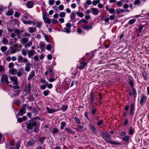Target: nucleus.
Returning <instances> with one entry per match:
<instances>
[{"label": "nucleus", "instance_id": "f257e3e1", "mask_svg": "<svg viewBox=\"0 0 149 149\" xmlns=\"http://www.w3.org/2000/svg\"><path fill=\"white\" fill-rule=\"evenodd\" d=\"M40 123L36 121H33L31 120L26 122V128L31 130L35 127L33 130L34 132L38 133L39 131V125Z\"/></svg>", "mask_w": 149, "mask_h": 149}, {"label": "nucleus", "instance_id": "f03ea898", "mask_svg": "<svg viewBox=\"0 0 149 149\" xmlns=\"http://www.w3.org/2000/svg\"><path fill=\"white\" fill-rule=\"evenodd\" d=\"M102 137L104 139L106 142L107 143L111 144L116 145H119L120 143L118 142H116L110 139H111V136L107 132H102Z\"/></svg>", "mask_w": 149, "mask_h": 149}, {"label": "nucleus", "instance_id": "7ed1b4c3", "mask_svg": "<svg viewBox=\"0 0 149 149\" xmlns=\"http://www.w3.org/2000/svg\"><path fill=\"white\" fill-rule=\"evenodd\" d=\"M22 45L21 44H15L13 47H10L9 49L10 50V53L13 54L16 52H18L21 49Z\"/></svg>", "mask_w": 149, "mask_h": 149}, {"label": "nucleus", "instance_id": "20e7f679", "mask_svg": "<svg viewBox=\"0 0 149 149\" xmlns=\"http://www.w3.org/2000/svg\"><path fill=\"white\" fill-rule=\"evenodd\" d=\"M26 104H24L22 106L21 108L18 113L16 114V118H18L19 116H22L26 112Z\"/></svg>", "mask_w": 149, "mask_h": 149}, {"label": "nucleus", "instance_id": "39448f33", "mask_svg": "<svg viewBox=\"0 0 149 149\" xmlns=\"http://www.w3.org/2000/svg\"><path fill=\"white\" fill-rule=\"evenodd\" d=\"M1 81L2 84L5 83L6 85H8L9 84L7 75L3 74L1 76Z\"/></svg>", "mask_w": 149, "mask_h": 149}, {"label": "nucleus", "instance_id": "423d86ee", "mask_svg": "<svg viewBox=\"0 0 149 149\" xmlns=\"http://www.w3.org/2000/svg\"><path fill=\"white\" fill-rule=\"evenodd\" d=\"M17 59L18 61L20 63H21V62L22 60L23 61V62L24 63L27 62L28 61V60L26 58H24L22 56L20 55L18 56Z\"/></svg>", "mask_w": 149, "mask_h": 149}, {"label": "nucleus", "instance_id": "0eeeda50", "mask_svg": "<svg viewBox=\"0 0 149 149\" xmlns=\"http://www.w3.org/2000/svg\"><path fill=\"white\" fill-rule=\"evenodd\" d=\"M46 109L47 112L49 113H53L60 110L58 109H50L48 107H47Z\"/></svg>", "mask_w": 149, "mask_h": 149}, {"label": "nucleus", "instance_id": "6e6552de", "mask_svg": "<svg viewBox=\"0 0 149 149\" xmlns=\"http://www.w3.org/2000/svg\"><path fill=\"white\" fill-rule=\"evenodd\" d=\"M147 99V97L146 96L142 95H141V98L140 103L141 106L144 105Z\"/></svg>", "mask_w": 149, "mask_h": 149}, {"label": "nucleus", "instance_id": "1a4fd4ad", "mask_svg": "<svg viewBox=\"0 0 149 149\" xmlns=\"http://www.w3.org/2000/svg\"><path fill=\"white\" fill-rule=\"evenodd\" d=\"M90 97L91 102H94L95 101V93L93 91H92L91 92L90 95Z\"/></svg>", "mask_w": 149, "mask_h": 149}, {"label": "nucleus", "instance_id": "9d476101", "mask_svg": "<svg viewBox=\"0 0 149 149\" xmlns=\"http://www.w3.org/2000/svg\"><path fill=\"white\" fill-rule=\"evenodd\" d=\"M10 79L11 80L13 81L14 84L17 85L18 84L17 81L18 79L16 77L12 76L10 77Z\"/></svg>", "mask_w": 149, "mask_h": 149}, {"label": "nucleus", "instance_id": "9b49d317", "mask_svg": "<svg viewBox=\"0 0 149 149\" xmlns=\"http://www.w3.org/2000/svg\"><path fill=\"white\" fill-rule=\"evenodd\" d=\"M31 90V84L29 83L28 85L25 87L24 91L27 93H29Z\"/></svg>", "mask_w": 149, "mask_h": 149}, {"label": "nucleus", "instance_id": "f8f14e48", "mask_svg": "<svg viewBox=\"0 0 149 149\" xmlns=\"http://www.w3.org/2000/svg\"><path fill=\"white\" fill-rule=\"evenodd\" d=\"M24 73V71L23 68H19L18 72L17 73V75L18 77H20Z\"/></svg>", "mask_w": 149, "mask_h": 149}, {"label": "nucleus", "instance_id": "ddd939ff", "mask_svg": "<svg viewBox=\"0 0 149 149\" xmlns=\"http://www.w3.org/2000/svg\"><path fill=\"white\" fill-rule=\"evenodd\" d=\"M25 65V70L26 71L28 72L30 71L31 70V64L29 63H26Z\"/></svg>", "mask_w": 149, "mask_h": 149}, {"label": "nucleus", "instance_id": "4468645a", "mask_svg": "<svg viewBox=\"0 0 149 149\" xmlns=\"http://www.w3.org/2000/svg\"><path fill=\"white\" fill-rule=\"evenodd\" d=\"M135 105L134 104L132 103L131 104L130 106V115L131 116H133L134 114V113L133 112V111L134 110Z\"/></svg>", "mask_w": 149, "mask_h": 149}, {"label": "nucleus", "instance_id": "2eb2a0df", "mask_svg": "<svg viewBox=\"0 0 149 149\" xmlns=\"http://www.w3.org/2000/svg\"><path fill=\"white\" fill-rule=\"evenodd\" d=\"M90 129L91 130L93 133L96 135V134H97L96 130L93 125L90 124Z\"/></svg>", "mask_w": 149, "mask_h": 149}, {"label": "nucleus", "instance_id": "dca6fc26", "mask_svg": "<svg viewBox=\"0 0 149 149\" xmlns=\"http://www.w3.org/2000/svg\"><path fill=\"white\" fill-rule=\"evenodd\" d=\"M35 76V72L34 71L32 70L29 73L28 78V79L29 80Z\"/></svg>", "mask_w": 149, "mask_h": 149}, {"label": "nucleus", "instance_id": "f3484780", "mask_svg": "<svg viewBox=\"0 0 149 149\" xmlns=\"http://www.w3.org/2000/svg\"><path fill=\"white\" fill-rule=\"evenodd\" d=\"M80 64L81 65L79 66V68L80 70H82L86 66L87 63L86 62H81Z\"/></svg>", "mask_w": 149, "mask_h": 149}, {"label": "nucleus", "instance_id": "a211bd4d", "mask_svg": "<svg viewBox=\"0 0 149 149\" xmlns=\"http://www.w3.org/2000/svg\"><path fill=\"white\" fill-rule=\"evenodd\" d=\"M66 131L68 133L72 134H74L75 132L73 131L69 127H66L65 129V131Z\"/></svg>", "mask_w": 149, "mask_h": 149}, {"label": "nucleus", "instance_id": "6ab92c4d", "mask_svg": "<svg viewBox=\"0 0 149 149\" xmlns=\"http://www.w3.org/2000/svg\"><path fill=\"white\" fill-rule=\"evenodd\" d=\"M35 51L31 50L29 51L28 53V55L29 58H31V57L35 54Z\"/></svg>", "mask_w": 149, "mask_h": 149}, {"label": "nucleus", "instance_id": "aec40b11", "mask_svg": "<svg viewBox=\"0 0 149 149\" xmlns=\"http://www.w3.org/2000/svg\"><path fill=\"white\" fill-rule=\"evenodd\" d=\"M35 141L33 139H30L29 141L27 142V146L28 147L31 146H33V145L35 143Z\"/></svg>", "mask_w": 149, "mask_h": 149}, {"label": "nucleus", "instance_id": "412c9836", "mask_svg": "<svg viewBox=\"0 0 149 149\" xmlns=\"http://www.w3.org/2000/svg\"><path fill=\"white\" fill-rule=\"evenodd\" d=\"M9 73L12 75H14L17 73V70L15 68L10 69L9 71Z\"/></svg>", "mask_w": 149, "mask_h": 149}, {"label": "nucleus", "instance_id": "4be33fe9", "mask_svg": "<svg viewBox=\"0 0 149 149\" xmlns=\"http://www.w3.org/2000/svg\"><path fill=\"white\" fill-rule=\"evenodd\" d=\"M45 43L43 42H41L40 43L39 46L41 50H43L45 49Z\"/></svg>", "mask_w": 149, "mask_h": 149}, {"label": "nucleus", "instance_id": "5701e85b", "mask_svg": "<svg viewBox=\"0 0 149 149\" xmlns=\"http://www.w3.org/2000/svg\"><path fill=\"white\" fill-rule=\"evenodd\" d=\"M91 10L93 12V14L95 15H97L98 13V10L95 8H91Z\"/></svg>", "mask_w": 149, "mask_h": 149}, {"label": "nucleus", "instance_id": "b1692460", "mask_svg": "<svg viewBox=\"0 0 149 149\" xmlns=\"http://www.w3.org/2000/svg\"><path fill=\"white\" fill-rule=\"evenodd\" d=\"M77 127H78V128L76 129V130H77V131H78L80 130L81 132H83V131L82 130L84 127V125H79L77 126Z\"/></svg>", "mask_w": 149, "mask_h": 149}, {"label": "nucleus", "instance_id": "393cba45", "mask_svg": "<svg viewBox=\"0 0 149 149\" xmlns=\"http://www.w3.org/2000/svg\"><path fill=\"white\" fill-rule=\"evenodd\" d=\"M36 29L35 27H29V31L30 33H33L36 31Z\"/></svg>", "mask_w": 149, "mask_h": 149}, {"label": "nucleus", "instance_id": "a878e982", "mask_svg": "<svg viewBox=\"0 0 149 149\" xmlns=\"http://www.w3.org/2000/svg\"><path fill=\"white\" fill-rule=\"evenodd\" d=\"M27 6L28 8H31L33 7V4L32 1H29L27 3Z\"/></svg>", "mask_w": 149, "mask_h": 149}, {"label": "nucleus", "instance_id": "bb28decb", "mask_svg": "<svg viewBox=\"0 0 149 149\" xmlns=\"http://www.w3.org/2000/svg\"><path fill=\"white\" fill-rule=\"evenodd\" d=\"M76 14L77 13H75L74 11L72 13L70 16V18L72 20L73 19L75 18Z\"/></svg>", "mask_w": 149, "mask_h": 149}, {"label": "nucleus", "instance_id": "cd10ccee", "mask_svg": "<svg viewBox=\"0 0 149 149\" xmlns=\"http://www.w3.org/2000/svg\"><path fill=\"white\" fill-rule=\"evenodd\" d=\"M2 42L3 44L5 45H7L8 43V40L6 38H3V39Z\"/></svg>", "mask_w": 149, "mask_h": 149}, {"label": "nucleus", "instance_id": "c85d7f7f", "mask_svg": "<svg viewBox=\"0 0 149 149\" xmlns=\"http://www.w3.org/2000/svg\"><path fill=\"white\" fill-rule=\"evenodd\" d=\"M61 130H63L66 125V123L65 122L63 121L61 123Z\"/></svg>", "mask_w": 149, "mask_h": 149}, {"label": "nucleus", "instance_id": "c756f323", "mask_svg": "<svg viewBox=\"0 0 149 149\" xmlns=\"http://www.w3.org/2000/svg\"><path fill=\"white\" fill-rule=\"evenodd\" d=\"M28 38H23L21 40V41L24 43H26L28 42Z\"/></svg>", "mask_w": 149, "mask_h": 149}, {"label": "nucleus", "instance_id": "7c9ffc66", "mask_svg": "<svg viewBox=\"0 0 149 149\" xmlns=\"http://www.w3.org/2000/svg\"><path fill=\"white\" fill-rule=\"evenodd\" d=\"M116 10L117 13L118 14H120L121 13L125 12V10L124 9H117Z\"/></svg>", "mask_w": 149, "mask_h": 149}, {"label": "nucleus", "instance_id": "2f4dec72", "mask_svg": "<svg viewBox=\"0 0 149 149\" xmlns=\"http://www.w3.org/2000/svg\"><path fill=\"white\" fill-rule=\"evenodd\" d=\"M132 94L134 97H136V94L137 93L136 92V90L134 88H133L132 89Z\"/></svg>", "mask_w": 149, "mask_h": 149}, {"label": "nucleus", "instance_id": "473e14b6", "mask_svg": "<svg viewBox=\"0 0 149 149\" xmlns=\"http://www.w3.org/2000/svg\"><path fill=\"white\" fill-rule=\"evenodd\" d=\"M13 14V10H9L6 14V15H11Z\"/></svg>", "mask_w": 149, "mask_h": 149}, {"label": "nucleus", "instance_id": "72a5a7b5", "mask_svg": "<svg viewBox=\"0 0 149 149\" xmlns=\"http://www.w3.org/2000/svg\"><path fill=\"white\" fill-rule=\"evenodd\" d=\"M43 35H44L45 38V40H46V41L47 42H50V40H49L48 38V36L47 35V34H46L45 33H42Z\"/></svg>", "mask_w": 149, "mask_h": 149}, {"label": "nucleus", "instance_id": "f704fd0d", "mask_svg": "<svg viewBox=\"0 0 149 149\" xmlns=\"http://www.w3.org/2000/svg\"><path fill=\"white\" fill-rule=\"evenodd\" d=\"M83 28L84 29H89L92 28V26L91 25H87L84 26L83 27Z\"/></svg>", "mask_w": 149, "mask_h": 149}, {"label": "nucleus", "instance_id": "c9c22d12", "mask_svg": "<svg viewBox=\"0 0 149 149\" xmlns=\"http://www.w3.org/2000/svg\"><path fill=\"white\" fill-rule=\"evenodd\" d=\"M46 139V137H42L41 138H40V139H39V141L42 144L43 143L44 140Z\"/></svg>", "mask_w": 149, "mask_h": 149}, {"label": "nucleus", "instance_id": "e433bc0d", "mask_svg": "<svg viewBox=\"0 0 149 149\" xmlns=\"http://www.w3.org/2000/svg\"><path fill=\"white\" fill-rule=\"evenodd\" d=\"M22 22L25 24H30L32 23V21L31 20L24 21L22 19Z\"/></svg>", "mask_w": 149, "mask_h": 149}, {"label": "nucleus", "instance_id": "4c0bfd02", "mask_svg": "<svg viewBox=\"0 0 149 149\" xmlns=\"http://www.w3.org/2000/svg\"><path fill=\"white\" fill-rule=\"evenodd\" d=\"M41 119V118H40L38 117V116H37V117H34V118H32L31 120L32 121H36V120H40Z\"/></svg>", "mask_w": 149, "mask_h": 149}, {"label": "nucleus", "instance_id": "58836bf2", "mask_svg": "<svg viewBox=\"0 0 149 149\" xmlns=\"http://www.w3.org/2000/svg\"><path fill=\"white\" fill-rule=\"evenodd\" d=\"M7 49V47H6L5 46H1V50L3 52L6 51Z\"/></svg>", "mask_w": 149, "mask_h": 149}, {"label": "nucleus", "instance_id": "ea45409f", "mask_svg": "<svg viewBox=\"0 0 149 149\" xmlns=\"http://www.w3.org/2000/svg\"><path fill=\"white\" fill-rule=\"evenodd\" d=\"M130 139V137L129 136H124L123 138V140L124 141H127Z\"/></svg>", "mask_w": 149, "mask_h": 149}, {"label": "nucleus", "instance_id": "a19ab883", "mask_svg": "<svg viewBox=\"0 0 149 149\" xmlns=\"http://www.w3.org/2000/svg\"><path fill=\"white\" fill-rule=\"evenodd\" d=\"M75 121L78 124H79L81 123V122L79 119L77 117H75L74 118Z\"/></svg>", "mask_w": 149, "mask_h": 149}, {"label": "nucleus", "instance_id": "79ce46f5", "mask_svg": "<svg viewBox=\"0 0 149 149\" xmlns=\"http://www.w3.org/2000/svg\"><path fill=\"white\" fill-rule=\"evenodd\" d=\"M44 21L45 23H47L49 24H50L51 22V20L48 17L46 19H44Z\"/></svg>", "mask_w": 149, "mask_h": 149}, {"label": "nucleus", "instance_id": "37998d69", "mask_svg": "<svg viewBox=\"0 0 149 149\" xmlns=\"http://www.w3.org/2000/svg\"><path fill=\"white\" fill-rule=\"evenodd\" d=\"M32 45V42L31 41L29 42L27 44H26L24 46L25 48H26L31 47Z\"/></svg>", "mask_w": 149, "mask_h": 149}, {"label": "nucleus", "instance_id": "c03bdc74", "mask_svg": "<svg viewBox=\"0 0 149 149\" xmlns=\"http://www.w3.org/2000/svg\"><path fill=\"white\" fill-rule=\"evenodd\" d=\"M82 23H85L87 24L88 21L85 19H81L78 22V24H80Z\"/></svg>", "mask_w": 149, "mask_h": 149}, {"label": "nucleus", "instance_id": "a18cd8bd", "mask_svg": "<svg viewBox=\"0 0 149 149\" xmlns=\"http://www.w3.org/2000/svg\"><path fill=\"white\" fill-rule=\"evenodd\" d=\"M136 20L134 19H132L130 20L128 22V24L132 25L136 21Z\"/></svg>", "mask_w": 149, "mask_h": 149}, {"label": "nucleus", "instance_id": "49530a36", "mask_svg": "<svg viewBox=\"0 0 149 149\" xmlns=\"http://www.w3.org/2000/svg\"><path fill=\"white\" fill-rule=\"evenodd\" d=\"M100 2V0H94L92 2V3L93 5H96L97 4L99 3Z\"/></svg>", "mask_w": 149, "mask_h": 149}, {"label": "nucleus", "instance_id": "de8ad7c7", "mask_svg": "<svg viewBox=\"0 0 149 149\" xmlns=\"http://www.w3.org/2000/svg\"><path fill=\"white\" fill-rule=\"evenodd\" d=\"M129 133L130 135H132L133 134V128L132 127H130L129 128Z\"/></svg>", "mask_w": 149, "mask_h": 149}, {"label": "nucleus", "instance_id": "09e8293b", "mask_svg": "<svg viewBox=\"0 0 149 149\" xmlns=\"http://www.w3.org/2000/svg\"><path fill=\"white\" fill-rule=\"evenodd\" d=\"M66 13L64 12L60 13L59 14V15L61 17H63L65 16Z\"/></svg>", "mask_w": 149, "mask_h": 149}, {"label": "nucleus", "instance_id": "8fccbe9b", "mask_svg": "<svg viewBox=\"0 0 149 149\" xmlns=\"http://www.w3.org/2000/svg\"><path fill=\"white\" fill-rule=\"evenodd\" d=\"M103 123V120H98L97 122V126H99L101 125Z\"/></svg>", "mask_w": 149, "mask_h": 149}, {"label": "nucleus", "instance_id": "3c124183", "mask_svg": "<svg viewBox=\"0 0 149 149\" xmlns=\"http://www.w3.org/2000/svg\"><path fill=\"white\" fill-rule=\"evenodd\" d=\"M127 82H128V83H129L130 86H131V87H133V86H134V85H133V82L131 80H129Z\"/></svg>", "mask_w": 149, "mask_h": 149}, {"label": "nucleus", "instance_id": "603ef678", "mask_svg": "<svg viewBox=\"0 0 149 149\" xmlns=\"http://www.w3.org/2000/svg\"><path fill=\"white\" fill-rule=\"evenodd\" d=\"M77 14L78 16L81 17H83L84 16V14L83 13H80L79 12L77 13Z\"/></svg>", "mask_w": 149, "mask_h": 149}, {"label": "nucleus", "instance_id": "864d4df0", "mask_svg": "<svg viewBox=\"0 0 149 149\" xmlns=\"http://www.w3.org/2000/svg\"><path fill=\"white\" fill-rule=\"evenodd\" d=\"M64 31L68 33H69L71 32V31L70 29H69V28H65L64 29Z\"/></svg>", "mask_w": 149, "mask_h": 149}, {"label": "nucleus", "instance_id": "5fc2aeb1", "mask_svg": "<svg viewBox=\"0 0 149 149\" xmlns=\"http://www.w3.org/2000/svg\"><path fill=\"white\" fill-rule=\"evenodd\" d=\"M68 108V106L67 105H65L62 107V110L65 111H66Z\"/></svg>", "mask_w": 149, "mask_h": 149}, {"label": "nucleus", "instance_id": "6e6d98bb", "mask_svg": "<svg viewBox=\"0 0 149 149\" xmlns=\"http://www.w3.org/2000/svg\"><path fill=\"white\" fill-rule=\"evenodd\" d=\"M49 93V90L45 91L43 92V94L45 96H46L48 95Z\"/></svg>", "mask_w": 149, "mask_h": 149}, {"label": "nucleus", "instance_id": "4d7b16f0", "mask_svg": "<svg viewBox=\"0 0 149 149\" xmlns=\"http://www.w3.org/2000/svg\"><path fill=\"white\" fill-rule=\"evenodd\" d=\"M33 24L34 25H35L36 26L38 27L39 28H40L41 27V24L39 22L35 23Z\"/></svg>", "mask_w": 149, "mask_h": 149}, {"label": "nucleus", "instance_id": "13d9d810", "mask_svg": "<svg viewBox=\"0 0 149 149\" xmlns=\"http://www.w3.org/2000/svg\"><path fill=\"white\" fill-rule=\"evenodd\" d=\"M141 3V2L139 0H136L134 2V5H139Z\"/></svg>", "mask_w": 149, "mask_h": 149}, {"label": "nucleus", "instance_id": "bf43d9fd", "mask_svg": "<svg viewBox=\"0 0 149 149\" xmlns=\"http://www.w3.org/2000/svg\"><path fill=\"white\" fill-rule=\"evenodd\" d=\"M55 2L54 0H49V3L50 5H52L54 4Z\"/></svg>", "mask_w": 149, "mask_h": 149}, {"label": "nucleus", "instance_id": "052dcab7", "mask_svg": "<svg viewBox=\"0 0 149 149\" xmlns=\"http://www.w3.org/2000/svg\"><path fill=\"white\" fill-rule=\"evenodd\" d=\"M15 32L17 35H19L21 33V31L19 29H16L15 31Z\"/></svg>", "mask_w": 149, "mask_h": 149}, {"label": "nucleus", "instance_id": "680f3d73", "mask_svg": "<svg viewBox=\"0 0 149 149\" xmlns=\"http://www.w3.org/2000/svg\"><path fill=\"white\" fill-rule=\"evenodd\" d=\"M33 111V113L35 114L36 115H37L38 113V111L35 107H34L32 109Z\"/></svg>", "mask_w": 149, "mask_h": 149}, {"label": "nucleus", "instance_id": "e2e57ef3", "mask_svg": "<svg viewBox=\"0 0 149 149\" xmlns=\"http://www.w3.org/2000/svg\"><path fill=\"white\" fill-rule=\"evenodd\" d=\"M5 71L4 67L2 65H0V72H2Z\"/></svg>", "mask_w": 149, "mask_h": 149}, {"label": "nucleus", "instance_id": "0e129e2a", "mask_svg": "<svg viewBox=\"0 0 149 149\" xmlns=\"http://www.w3.org/2000/svg\"><path fill=\"white\" fill-rule=\"evenodd\" d=\"M14 64L13 63H10L8 65V67L10 68H12L14 66Z\"/></svg>", "mask_w": 149, "mask_h": 149}, {"label": "nucleus", "instance_id": "69168bd1", "mask_svg": "<svg viewBox=\"0 0 149 149\" xmlns=\"http://www.w3.org/2000/svg\"><path fill=\"white\" fill-rule=\"evenodd\" d=\"M52 48V47L50 45H47L46 47V49L49 51H50Z\"/></svg>", "mask_w": 149, "mask_h": 149}, {"label": "nucleus", "instance_id": "338daca9", "mask_svg": "<svg viewBox=\"0 0 149 149\" xmlns=\"http://www.w3.org/2000/svg\"><path fill=\"white\" fill-rule=\"evenodd\" d=\"M22 54L24 56H26L27 54V52L24 49H22Z\"/></svg>", "mask_w": 149, "mask_h": 149}, {"label": "nucleus", "instance_id": "774afa93", "mask_svg": "<svg viewBox=\"0 0 149 149\" xmlns=\"http://www.w3.org/2000/svg\"><path fill=\"white\" fill-rule=\"evenodd\" d=\"M58 131H59L58 129L56 128H54L52 132V133L53 134H55L58 132Z\"/></svg>", "mask_w": 149, "mask_h": 149}]
</instances>
